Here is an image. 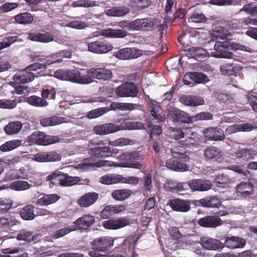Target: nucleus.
<instances>
[{
  "mask_svg": "<svg viewBox=\"0 0 257 257\" xmlns=\"http://www.w3.org/2000/svg\"><path fill=\"white\" fill-rule=\"evenodd\" d=\"M172 158L167 160L166 166L175 171L184 172L189 170L188 163L190 161L189 153L184 146L178 145L171 149Z\"/></svg>",
  "mask_w": 257,
  "mask_h": 257,
  "instance_id": "f257e3e1",
  "label": "nucleus"
},
{
  "mask_svg": "<svg viewBox=\"0 0 257 257\" xmlns=\"http://www.w3.org/2000/svg\"><path fill=\"white\" fill-rule=\"evenodd\" d=\"M143 127L144 125L141 122L124 121L120 125L111 123L98 124L93 127V131L97 135H103L119 130H141Z\"/></svg>",
  "mask_w": 257,
  "mask_h": 257,
  "instance_id": "f03ea898",
  "label": "nucleus"
},
{
  "mask_svg": "<svg viewBox=\"0 0 257 257\" xmlns=\"http://www.w3.org/2000/svg\"><path fill=\"white\" fill-rule=\"evenodd\" d=\"M229 48L234 50L247 51V47L239 44L230 43L227 41H224V42L217 41L214 45V51L212 53V56L218 58H232L233 54L228 51Z\"/></svg>",
  "mask_w": 257,
  "mask_h": 257,
  "instance_id": "7ed1b4c3",
  "label": "nucleus"
},
{
  "mask_svg": "<svg viewBox=\"0 0 257 257\" xmlns=\"http://www.w3.org/2000/svg\"><path fill=\"white\" fill-rule=\"evenodd\" d=\"M155 20L152 18L137 19L133 21H121L118 26L128 31H152L155 25Z\"/></svg>",
  "mask_w": 257,
  "mask_h": 257,
  "instance_id": "20e7f679",
  "label": "nucleus"
},
{
  "mask_svg": "<svg viewBox=\"0 0 257 257\" xmlns=\"http://www.w3.org/2000/svg\"><path fill=\"white\" fill-rule=\"evenodd\" d=\"M88 147V153L98 160L112 156L118 153L117 150L105 146L102 141L92 140L89 142Z\"/></svg>",
  "mask_w": 257,
  "mask_h": 257,
  "instance_id": "39448f33",
  "label": "nucleus"
},
{
  "mask_svg": "<svg viewBox=\"0 0 257 257\" xmlns=\"http://www.w3.org/2000/svg\"><path fill=\"white\" fill-rule=\"evenodd\" d=\"M54 76L61 80L78 84H89L92 81L89 77L81 75L76 69H59L54 72Z\"/></svg>",
  "mask_w": 257,
  "mask_h": 257,
  "instance_id": "423d86ee",
  "label": "nucleus"
},
{
  "mask_svg": "<svg viewBox=\"0 0 257 257\" xmlns=\"http://www.w3.org/2000/svg\"><path fill=\"white\" fill-rule=\"evenodd\" d=\"M39 63L36 62L29 65L25 70L17 72L14 76L13 80L17 83H26L32 81L35 77L41 76L38 70L43 69Z\"/></svg>",
  "mask_w": 257,
  "mask_h": 257,
  "instance_id": "0eeeda50",
  "label": "nucleus"
},
{
  "mask_svg": "<svg viewBox=\"0 0 257 257\" xmlns=\"http://www.w3.org/2000/svg\"><path fill=\"white\" fill-rule=\"evenodd\" d=\"M113 245V240L109 236H101L94 239L91 242L92 250L89 252L91 257H101Z\"/></svg>",
  "mask_w": 257,
  "mask_h": 257,
  "instance_id": "6e6552de",
  "label": "nucleus"
},
{
  "mask_svg": "<svg viewBox=\"0 0 257 257\" xmlns=\"http://www.w3.org/2000/svg\"><path fill=\"white\" fill-rule=\"evenodd\" d=\"M47 180L52 184H59L62 187L71 186L76 184L80 181V178L69 176L59 170H56L47 177Z\"/></svg>",
  "mask_w": 257,
  "mask_h": 257,
  "instance_id": "1a4fd4ad",
  "label": "nucleus"
},
{
  "mask_svg": "<svg viewBox=\"0 0 257 257\" xmlns=\"http://www.w3.org/2000/svg\"><path fill=\"white\" fill-rule=\"evenodd\" d=\"M60 138L57 136L46 135L41 131L34 132L29 138L30 142L40 146H48L59 142Z\"/></svg>",
  "mask_w": 257,
  "mask_h": 257,
  "instance_id": "9d476101",
  "label": "nucleus"
},
{
  "mask_svg": "<svg viewBox=\"0 0 257 257\" xmlns=\"http://www.w3.org/2000/svg\"><path fill=\"white\" fill-rule=\"evenodd\" d=\"M115 94L120 97H137L139 90L138 86L134 82L126 81L115 89Z\"/></svg>",
  "mask_w": 257,
  "mask_h": 257,
  "instance_id": "9b49d317",
  "label": "nucleus"
},
{
  "mask_svg": "<svg viewBox=\"0 0 257 257\" xmlns=\"http://www.w3.org/2000/svg\"><path fill=\"white\" fill-rule=\"evenodd\" d=\"M120 161L123 162L121 167H128L136 169H141L142 165L136 161L140 157V153L138 151H134L130 153H124L118 157Z\"/></svg>",
  "mask_w": 257,
  "mask_h": 257,
  "instance_id": "f8f14e48",
  "label": "nucleus"
},
{
  "mask_svg": "<svg viewBox=\"0 0 257 257\" xmlns=\"http://www.w3.org/2000/svg\"><path fill=\"white\" fill-rule=\"evenodd\" d=\"M88 50L93 53L105 54L111 51L112 45L104 39H99L87 44Z\"/></svg>",
  "mask_w": 257,
  "mask_h": 257,
  "instance_id": "ddd939ff",
  "label": "nucleus"
},
{
  "mask_svg": "<svg viewBox=\"0 0 257 257\" xmlns=\"http://www.w3.org/2000/svg\"><path fill=\"white\" fill-rule=\"evenodd\" d=\"M168 117L174 122L191 123V116L189 114L176 107H171L168 109Z\"/></svg>",
  "mask_w": 257,
  "mask_h": 257,
  "instance_id": "4468645a",
  "label": "nucleus"
},
{
  "mask_svg": "<svg viewBox=\"0 0 257 257\" xmlns=\"http://www.w3.org/2000/svg\"><path fill=\"white\" fill-rule=\"evenodd\" d=\"M142 55V51L136 48L126 47L114 53L113 56L120 60L136 59Z\"/></svg>",
  "mask_w": 257,
  "mask_h": 257,
  "instance_id": "2eb2a0df",
  "label": "nucleus"
},
{
  "mask_svg": "<svg viewBox=\"0 0 257 257\" xmlns=\"http://www.w3.org/2000/svg\"><path fill=\"white\" fill-rule=\"evenodd\" d=\"M228 213L221 214L218 212L216 216L208 215L200 218L198 220V224L201 226L207 228H216L223 224L222 220L219 216L227 214Z\"/></svg>",
  "mask_w": 257,
  "mask_h": 257,
  "instance_id": "dca6fc26",
  "label": "nucleus"
},
{
  "mask_svg": "<svg viewBox=\"0 0 257 257\" xmlns=\"http://www.w3.org/2000/svg\"><path fill=\"white\" fill-rule=\"evenodd\" d=\"M130 222V219L126 217L112 218L104 221L102 225L107 229L116 230L129 225Z\"/></svg>",
  "mask_w": 257,
  "mask_h": 257,
  "instance_id": "f3484780",
  "label": "nucleus"
},
{
  "mask_svg": "<svg viewBox=\"0 0 257 257\" xmlns=\"http://www.w3.org/2000/svg\"><path fill=\"white\" fill-rule=\"evenodd\" d=\"M95 222V217L94 216L88 214H84L77 218L73 222V227L75 228V231L86 230L89 228Z\"/></svg>",
  "mask_w": 257,
  "mask_h": 257,
  "instance_id": "a211bd4d",
  "label": "nucleus"
},
{
  "mask_svg": "<svg viewBox=\"0 0 257 257\" xmlns=\"http://www.w3.org/2000/svg\"><path fill=\"white\" fill-rule=\"evenodd\" d=\"M87 76L91 78L101 79L104 80H108L112 77V73L111 70L105 68H92L88 69L87 71Z\"/></svg>",
  "mask_w": 257,
  "mask_h": 257,
  "instance_id": "6ab92c4d",
  "label": "nucleus"
},
{
  "mask_svg": "<svg viewBox=\"0 0 257 257\" xmlns=\"http://www.w3.org/2000/svg\"><path fill=\"white\" fill-rule=\"evenodd\" d=\"M191 201L179 198L170 199L168 204L174 211L180 212H187L191 209Z\"/></svg>",
  "mask_w": 257,
  "mask_h": 257,
  "instance_id": "aec40b11",
  "label": "nucleus"
},
{
  "mask_svg": "<svg viewBox=\"0 0 257 257\" xmlns=\"http://www.w3.org/2000/svg\"><path fill=\"white\" fill-rule=\"evenodd\" d=\"M199 242L202 247L207 250H217L223 248V243L216 239L202 237Z\"/></svg>",
  "mask_w": 257,
  "mask_h": 257,
  "instance_id": "412c9836",
  "label": "nucleus"
},
{
  "mask_svg": "<svg viewBox=\"0 0 257 257\" xmlns=\"http://www.w3.org/2000/svg\"><path fill=\"white\" fill-rule=\"evenodd\" d=\"M204 136L210 141H222L225 139L223 130L217 127H209L203 131Z\"/></svg>",
  "mask_w": 257,
  "mask_h": 257,
  "instance_id": "4be33fe9",
  "label": "nucleus"
},
{
  "mask_svg": "<svg viewBox=\"0 0 257 257\" xmlns=\"http://www.w3.org/2000/svg\"><path fill=\"white\" fill-rule=\"evenodd\" d=\"M245 244V239L236 236L225 237L224 243H223V248L226 247L230 249L242 248Z\"/></svg>",
  "mask_w": 257,
  "mask_h": 257,
  "instance_id": "5701e85b",
  "label": "nucleus"
},
{
  "mask_svg": "<svg viewBox=\"0 0 257 257\" xmlns=\"http://www.w3.org/2000/svg\"><path fill=\"white\" fill-rule=\"evenodd\" d=\"M188 185L193 191H207L212 187V183L210 181L203 179L190 180L188 182Z\"/></svg>",
  "mask_w": 257,
  "mask_h": 257,
  "instance_id": "b1692460",
  "label": "nucleus"
},
{
  "mask_svg": "<svg viewBox=\"0 0 257 257\" xmlns=\"http://www.w3.org/2000/svg\"><path fill=\"white\" fill-rule=\"evenodd\" d=\"M35 60L40 61V65L43 69H45L46 67L53 63H60L62 61V56H61L60 53L54 54L50 56H37L35 57Z\"/></svg>",
  "mask_w": 257,
  "mask_h": 257,
  "instance_id": "393cba45",
  "label": "nucleus"
},
{
  "mask_svg": "<svg viewBox=\"0 0 257 257\" xmlns=\"http://www.w3.org/2000/svg\"><path fill=\"white\" fill-rule=\"evenodd\" d=\"M98 197V194L94 192L87 193L77 200V203L81 207H87L93 204Z\"/></svg>",
  "mask_w": 257,
  "mask_h": 257,
  "instance_id": "a878e982",
  "label": "nucleus"
},
{
  "mask_svg": "<svg viewBox=\"0 0 257 257\" xmlns=\"http://www.w3.org/2000/svg\"><path fill=\"white\" fill-rule=\"evenodd\" d=\"M66 122V118L57 115L40 118V124L43 127L53 126Z\"/></svg>",
  "mask_w": 257,
  "mask_h": 257,
  "instance_id": "bb28decb",
  "label": "nucleus"
},
{
  "mask_svg": "<svg viewBox=\"0 0 257 257\" xmlns=\"http://www.w3.org/2000/svg\"><path fill=\"white\" fill-rule=\"evenodd\" d=\"M189 78L196 83H205L208 81L207 76L203 73L193 72L184 76L183 82L186 85H189L190 82L187 79Z\"/></svg>",
  "mask_w": 257,
  "mask_h": 257,
  "instance_id": "cd10ccee",
  "label": "nucleus"
},
{
  "mask_svg": "<svg viewBox=\"0 0 257 257\" xmlns=\"http://www.w3.org/2000/svg\"><path fill=\"white\" fill-rule=\"evenodd\" d=\"M179 101L186 106H197L202 105L204 99L198 96L182 95L179 97Z\"/></svg>",
  "mask_w": 257,
  "mask_h": 257,
  "instance_id": "c85d7f7f",
  "label": "nucleus"
},
{
  "mask_svg": "<svg viewBox=\"0 0 257 257\" xmlns=\"http://www.w3.org/2000/svg\"><path fill=\"white\" fill-rule=\"evenodd\" d=\"M28 38L33 41L42 43H48L53 41V36L49 32L41 33L40 32L30 33L28 35Z\"/></svg>",
  "mask_w": 257,
  "mask_h": 257,
  "instance_id": "c756f323",
  "label": "nucleus"
},
{
  "mask_svg": "<svg viewBox=\"0 0 257 257\" xmlns=\"http://www.w3.org/2000/svg\"><path fill=\"white\" fill-rule=\"evenodd\" d=\"M199 204L203 207L219 208L221 202L216 196H209L202 198L199 201Z\"/></svg>",
  "mask_w": 257,
  "mask_h": 257,
  "instance_id": "7c9ffc66",
  "label": "nucleus"
},
{
  "mask_svg": "<svg viewBox=\"0 0 257 257\" xmlns=\"http://www.w3.org/2000/svg\"><path fill=\"white\" fill-rule=\"evenodd\" d=\"M253 126L250 123L235 124L228 126L225 131L226 135H230L238 132H246L252 130Z\"/></svg>",
  "mask_w": 257,
  "mask_h": 257,
  "instance_id": "2f4dec72",
  "label": "nucleus"
},
{
  "mask_svg": "<svg viewBox=\"0 0 257 257\" xmlns=\"http://www.w3.org/2000/svg\"><path fill=\"white\" fill-rule=\"evenodd\" d=\"M151 0H130L128 6L135 12H140L148 8L151 5Z\"/></svg>",
  "mask_w": 257,
  "mask_h": 257,
  "instance_id": "473e14b6",
  "label": "nucleus"
},
{
  "mask_svg": "<svg viewBox=\"0 0 257 257\" xmlns=\"http://www.w3.org/2000/svg\"><path fill=\"white\" fill-rule=\"evenodd\" d=\"M130 12L129 8L125 6L114 7L105 11V14L108 16L122 17Z\"/></svg>",
  "mask_w": 257,
  "mask_h": 257,
  "instance_id": "72a5a7b5",
  "label": "nucleus"
},
{
  "mask_svg": "<svg viewBox=\"0 0 257 257\" xmlns=\"http://www.w3.org/2000/svg\"><path fill=\"white\" fill-rule=\"evenodd\" d=\"M222 155V151L216 147L209 146L204 150V156L208 160L219 159Z\"/></svg>",
  "mask_w": 257,
  "mask_h": 257,
  "instance_id": "f704fd0d",
  "label": "nucleus"
},
{
  "mask_svg": "<svg viewBox=\"0 0 257 257\" xmlns=\"http://www.w3.org/2000/svg\"><path fill=\"white\" fill-rule=\"evenodd\" d=\"M256 153L253 149L242 148L237 150L235 153V156L236 158L245 161L253 159Z\"/></svg>",
  "mask_w": 257,
  "mask_h": 257,
  "instance_id": "c9c22d12",
  "label": "nucleus"
},
{
  "mask_svg": "<svg viewBox=\"0 0 257 257\" xmlns=\"http://www.w3.org/2000/svg\"><path fill=\"white\" fill-rule=\"evenodd\" d=\"M132 194V190L123 188L113 191L111 195L114 200L122 201L127 199Z\"/></svg>",
  "mask_w": 257,
  "mask_h": 257,
  "instance_id": "e433bc0d",
  "label": "nucleus"
},
{
  "mask_svg": "<svg viewBox=\"0 0 257 257\" xmlns=\"http://www.w3.org/2000/svg\"><path fill=\"white\" fill-rule=\"evenodd\" d=\"M102 35L108 38H123L127 35V33L121 29H107L102 31Z\"/></svg>",
  "mask_w": 257,
  "mask_h": 257,
  "instance_id": "4c0bfd02",
  "label": "nucleus"
},
{
  "mask_svg": "<svg viewBox=\"0 0 257 257\" xmlns=\"http://www.w3.org/2000/svg\"><path fill=\"white\" fill-rule=\"evenodd\" d=\"M34 206L31 204L26 205L20 211V215L22 219L26 220H31L36 215L34 212Z\"/></svg>",
  "mask_w": 257,
  "mask_h": 257,
  "instance_id": "58836bf2",
  "label": "nucleus"
},
{
  "mask_svg": "<svg viewBox=\"0 0 257 257\" xmlns=\"http://www.w3.org/2000/svg\"><path fill=\"white\" fill-rule=\"evenodd\" d=\"M19 223L14 217L6 215L0 217V227L5 229H9L12 227Z\"/></svg>",
  "mask_w": 257,
  "mask_h": 257,
  "instance_id": "ea45409f",
  "label": "nucleus"
},
{
  "mask_svg": "<svg viewBox=\"0 0 257 257\" xmlns=\"http://www.w3.org/2000/svg\"><path fill=\"white\" fill-rule=\"evenodd\" d=\"M15 22L21 25H28L31 24L34 20L33 15L28 12L20 13L14 17Z\"/></svg>",
  "mask_w": 257,
  "mask_h": 257,
  "instance_id": "a19ab883",
  "label": "nucleus"
},
{
  "mask_svg": "<svg viewBox=\"0 0 257 257\" xmlns=\"http://www.w3.org/2000/svg\"><path fill=\"white\" fill-rule=\"evenodd\" d=\"M236 187L237 192L244 196L252 194L254 188L253 185L249 182H241Z\"/></svg>",
  "mask_w": 257,
  "mask_h": 257,
  "instance_id": "79ce46f5",
  "label": "nucleus"
},
{
  "mask_svg": "<svg viewBox=\"0 0 257 257\" xmlns=\"http://www.w3.org/2000/svg\"><path fill=\"white\" fill-rule=\"evenodd\" d=\"M60 198V197L55 194H45L38 199L37 204L41 205H48L56 202Z\"/></svg>",
  "mask_w": 257,
  "mask_h": 257,
  "instance_id": "37998d69",
  "label": "nucleus"
},
{
  "mask_svg": "<svg viewBox=\"0 0 257 257\" xmlns=\"http://www.w3.org/2000/svg\"><path fill=\"white\" fill-rule=\"evenodd\" d=\"M22 124L20 121L10 122L4 127L5 133L9 135L17 134L22 128Z\"/></svg>",
  "mask_w": 257,
  "mask_h": 257,
  "instance_id": "c03bdc74",
  "label": "nucleus"
},
{
  "mask_svg": "<svg viewBox=\"0 0 257 257\" xmlns=\"http://www.w3.org/2000/svg\"><path fill=\"white\" fill-rule=\"evenodd\" d=\"M32 185L28 182L22 180H18L10 184L9 188L11 190L21 191L27 190L30 188Z\"/></svg>",
  "mask_w": 257,
  "mask_h": 257,
  "instance_id": "a18cd8bd",
  "label": "nucleus"
},
{
  "mask_svg": "<svg viewBox=\"0 0 257 257\" xmlns=\"http://www.w3.org/2000/svg\"><path fill=\"white\" fill-rule=\"evenodd\" d=\"M22 143V141L19 140H12L8 141L0 146V150L3 152L12 151L18 147Z\"/></svg>",
  "mask_w": 257,
  "mask_h": 257,
  "instance_id": "49530a36",
  "label": "nucleus"
},
{
  "mask_svg": "<svg viewBox=\"0 0 257 257\" xmlns=\"http://www.w3.org/2000/svg\"><path fill=\"white\" fill-rule=\"evenodd\" d=\"M119 174H109L102 176L100 178V182L105 185H111L119 183Z\"/></svg>",
  "mask_w": 257,
  "mask_h": 257,
  "instance_id": "de8ad7c7",
  "label": "nucleus"
},
{
  "mask_svg": "<svg viewBox=\"0 0 257 257\" xmlns=\"http://www.w3.org/2000/svg\"><path fill=\"white\" fill-rule=\"evenodd\" d=\"M28 102L34 106L39 107H46L48 105V102L40 97L32 95L28 97Z\"/></svg>",
  "mask_w": 257,
  "mask_h": 257,
  "instance_id": "09e8293b",
  "label": "nucleus"
},
{
  "mask_svg": "<svg viewBox=\"0 0 257 257\" xmlns=\"http://www.w3.org/2000/svg\"><path fill=\"white\" fill-rule=\"evenodd\" d=\"M109 110V108L106 107L98 108L88 112L86 116L90 119L95 118L103 115Z\"/></svg>",
  "mask_w": 257,
  "mask_h": 257,
  "instance_id": "8fccbe9b",
  "label": "nucleus"
},
{
  "mask_svg": "<svg viewBox=\"0 0 257 257\" xmlns=\"http://www.w3.org/2000/svg\"><path fill=\"white\" fill-rule=\"evenodd\" d=\"M213 115L212 113L208 112H201L191 116V123L198 120H208L212 119Z\"/></svg>",
  "mask_w": 257,
  "mask_h": 257,
  "instance_id": "3c124183",
  "label": "nucleus"
},
{
  "mask_svg": "<svg viewBox=\"0 0 257 257\" xmlns=\"http://www.w3.org/2000/svg\"><path fill=\"white\" fill-rule=\"evenodd\" d=\"M213 35L214 37L216 38V39L225 40L227 41L232 39V35L230 33L228 30L223 29H220L214 31Z\"/></svg>",
  "mask_w": 257,
  "mask_h": 257,
  "instance_id": "603ef678",
  "label": "nucleus"
},
{
  "mask_svg": "<svg viewBox=\"0 0 257 257\" xmlns=\"http://www.w3.org/2000/svg\"><path fill=\"white\" fill-rule=\"evenodd\" d=\"M17 238L19 240H24L30 242L31 241L35 240V235L33 232L22 230L17 235Z\"/></svg>",
  "mask_w": 257,
  "mask_h": 257,
  "instance_id": "864d4df0",
  "label": "nucleus"
},
{
  "mask_svg": "<svg viewBox=\"0 0 257 257\" xmlns=\"http://www.w3.org/2000/svg\"><path fill=\"white\" fill-rule=\"evenodd\" d=\"M20 249L19 247H15L13 248H4L2 250V252L4 254H0V257H27L28 254L27 252H25L22 254H19L16 256H12L8 254H14L19 252Z\"/></svg>",
  "mask_w": 257,
  "mask_h": 257,
  "instance_id": "5fc2aeb1",
  "label": "nucleus"
},
{
  "mask_svg": "<svg viewBox=\"0 0 257 257\" xmlns=\"http://www.w3.org/2000/svg\"><path fill=\"white\" fill-rule=\"evenodd\" d=\"M136 143L135 141L128 138H120L110 142L109 144L113 146L122 147L126 145H133Z\"/></svg>",
  "mask_w": 257,
  "mask_h": 257,
  "instance_id": "6e6d98bb",
  "label": "nucleus"
},
{
  "mask_svg": "<svg viewBox=\"0 0 257 257\" xmlns=\"http://www.w3.org/2000/svg\"><path fill=\"white\" fill-rule=\"evenodd\" d=\"M75 231V228L71 225L67 227H63L56 230L53 234L52 237L54 239H58L68 234L71 231Z\"/></svg>",
  "mask_w": 257,
  "mask_h": 257,
  "instance_id": "4d7b16f0",
  "label": "nucleus"
},
{
  "mask_svg": "<svg viewBox=\"0 0 257 257\" xmlns=\"http://www.w3.org/2000/svg\"><path fill=\"white\" fill-rule=\"evenodd\" d=\"M206 21L207 18L204 14L196 12H193L189 19V22L196 23H205Z\"/></svg>",
  "mask_w": 257,
  "mask_h": 257,
  "instance_id": "13d9d810",
  "label": "nucleus"
},
{
  "mask_svg": "<svg viewBox=\"0 0 257 257\" xmlns=\"http://www.w3.org/2000/svg\"><path fill=\"white\" fill-rule=\"evenodd\" d=\"M92 156L91 157L86 158L82 161L81 165L83 168L91 167H97L98 168V164L99 160H96Z\"/></svg>",
  "mask_w": 257,
  "mask_h": 257,
  "instance_id": "bf43d9fd",
  "label": "nucleus"
},
{
  "mask_svg": "<svg viewBox=\"0 0 257 257\" xmlns=\"http://www.w3.org/2000/svg\"><path fill=\"white\" fill-rule=\"evenodd\" d=\"M240 12H244L250 15H257V5L253 3L244 5L239 10Z\"/></svg>",
  "mask_w": 257,
  "mask_h": 257,
  "instance_id": "052dcab7",
  "label": "nucleus"
},
{
  "mask_svg": "<svg viewBox=\"0 0 257 257\" xmlns=\"http://www.w3.org/2000/svg\"><path fill=\"white\" fill-rule=\"evenodd\" d=\"M144 174V187L146 191H150L153 187L152 175L148 171H145Z\"/></svg>",
  "mask_w": 257,
  "mask_h": 257,
  "instance_id": "680f3d73",
  "label": "nucleus"
},
{
  "mask_svg": "<svg viewBox=\"0 0 257 257\" xmlns=\"http://www.w3.org/2000/svg\"><path fill=\"white\" fill-rule=\"evenodd\" d=\"M67 27L77 30H83L87 27V24L82 21H73L66 24Z\"/></svg>",
  "mask_w": 257,
  "mask_h": 257,
  "instance_id": "e2e57ef3",
  "label": "nucleus"
},
{
  "mask_svg": "<svg viewBox=\"0 0 257 257\" xmlns=\"http://www.w3.org/2000/svg\"><path fill=\"white\" fill-rule=\"evenodd\" d=\"M16 41L17 37L11 36L6 37L0 42V50L10 46L16 42Z\"/></svg>",
  "mask_w": 257,
  "mask_h": 257,
  "instance_id": "0e129e2a",
  "label": "nucleus"
},
{
  "mask_svg": "<svg viewBox=\"0 0 257 257\" xmlns=\"http://www.w3.org/2000/svg\"><path fill=\"white\" fill-rule=\"evenodd\" d=\"M17 106L15 100L0 99V108L4 109H12Z\"/></svg>",
  "mask_w": 257,
  "mask_h": 257,
  "instance_id": "69168bd1",
  "label": "nucleus"
},
{
  "mask_svg": "<svg viewBox=\"0 0 257 257\" xmlns=\"http://www.w3.org/2000/svg\"><path fill=\"white\" fill-rule=\"evenodd\" d=\"M139 179L137 177H124L120 175L119 183L137 185L139 183Z\"/></svg>",
  "mask_w": 257,
  "mask_h": 257,
  "instance_id": "338daca9",
  "label": "nucleus"
},
{
  "mask_svg": "<svg viewBox=\"0 0 257 257\" xmlns=\"http://www.w3.org/2000/svg\"><path fill=\"white\" fill-rule=\"evenodd\" d=\"M47 152H40L34 156V160L38 162H49Z\"/></svg>",
  "mask_w": 257,
  "mask_h": 257,
  "instance_id": "774afa93",
  "label": "nucleus"
}]
</instances>
